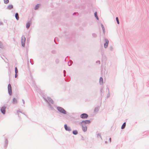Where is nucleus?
<instances>
[{
    "instance_id": "51",
    "label": "nucleus",
    "mask_w": 149,
    "mask_h": 149,
    "mask_svg": "<svg viewBox=\"0 0 149 149\" xmlns=\"http://www.w3.org/2000/svg\"><path fill=\"white\" fill-rule=\"evenodd\" d=\"M3 24V23L1 22H0V25Z\"/></svg>"
},
{
    "instance_id": "16",
    "label": "nucleus",
    "mask_w": 149,
    "mask_h": 149,
    "mask_svg": "<svg viewBox=\"0 0 149 149\" xmlns=\"http://www.w3.org/2000/svg\"><path fill=\"white\" fill-rule=\"evenodd\" d=\"M99 107H96L94 109V112H95L97 113L99 111Z\"/></svg>"
},
{
    "instance_id": "12",
    "label": "nucleus",
    "mask_w": 149,
    "mask_h": 149,
    "mask_svg": "<svg viewBox=\"0 0 149 149\" xmlns=\"http://www.w3.org/2000/svg\"><path fill=\"white\" fill-rule=\"evenodd\" d=\"M4 143H5V145H4V147L5 148L7 147L8 146V141L7 139H5Z\"/></svg>"
},
{
    "instance_id": "21",
    "label": "nucleus",
    "mask_w": 149,
    "mask_h": 149,
    "mask_svg": "<svg viewBox=\"0 0 149 149\" xmlns=\"http://www.w3.org/2000/svg\"><path fill=\"white\" fill-rule=\"evenodd\" d=\"M65 80L66 81H69L70 80V77H67L66 78H65Z\"/></svg>"
},
{
    "instance_id": "28",
    "label": "nucleus",
    "mask_w": 149,
    "mask_h": 149,
    "mask_svg": "<svg viewBox=\"0 0 149 149\" xmlns=\"http://www.w3.org/2000/svg\"><path fill=\"white\" fill-rule=\"evenodd\" d=\"M3 45L1 42L0 41V48H3Z\"/></svg>"
},
{
    "instance_id": "14",
    "label": "nucleus",
    "mask_w": 149,
    "mask_h": 149,
    "mask_svg": "<svg viewBox=\"0 0 149 149\" xmlns=\"http://www.w3.org/2000/svg\"><path fill=\"white\" fill-rule=\"evenodd\" d=\"M15 17L16 20H18L19 19V14L17 13H15Z\"/></svg>"
},
{
    "instance_id": "54",
    "label": "nucleus",
    "mask_w": 149,
    "mask_h": 149,
    "mask_svg": "<svg viewBox=\"0 0 149 149\" xmlns=\"http://www.w3.org/2000/svg\"><path fill=\"white\" fill-rule=\"evenodd\" d=\"M64 77H65V76H66V75H65V73L64 74Z\"/></svg>"
},
{
    "instance_id": "29",
    "label": "nucleus",
    "mask_w": 149,
    "mask_h": 149,
    "mask_svg": "<svg viewBox=\"0 0 149 149\" xmlns=\"http://www.w3.org/2000/svg\"><path fill=\"white\" fill-rule=\"evenodd\" d=\"M116 20L117 24H119V23H119V22L118 18V17H116Z\"/></svg>"
},
{
    "instance_id": "46",
    "label": "nucleus",
    "mask_w": 149,
    "mask_h": 149,
    "mask_svg": "<svg viewBox=\"0 0 149 149\" xmlns=\"http://www.w3.org/2000/svg\"><path fill=\"white\" fill-rule=\"evenodd\" d=\"M77 13H77V12H75V13H74L73 14V15H75L76 14H77Z\"/></svg>"
},
{
    "instance_id": "13",
    "label": "nucleus",
    "mask_w": 149,
    "mask_h": 149,
    "mask_svg": "<svg viewBox=\"0 0 149 149\" xmlns=\"http://www.w3.org/2000/svg\"><path fill=\"white\" fill-rule=\"evenodd\" d=\"M99 83L100 85H102L103 83V79L101 77L100 78Z\"/></svg>"
},
{
    "instance_id": "18",
    "label": "nucleus",
    "mask_w": 149,
    "mask_h": 149,
    "mask_svg": "<svg viewBox=\"0 0 149 149\" xmlns=\"http://www.w3.org/2000/svg\"><path fill=\"white\" fill-rule=\"evenodd\" d=\"M13 104H16L17 103V99L15 98H14L13 99Z\"/></svg>"
},
{
    "instance_id": "40",
    "label": "nucleus",
    "mask_w": 149,
    "mask_h": 149,
    "mask_svg": "<svg viewBox=\"0 0 149 149\" xmlns=\"http://www.w3.org/2000/svg\"><path fill=\"white\" fill-rule=\"evenodd\" d=\"M109 49L110 50L112 51L113 49V48L111 46L109 47Z\"/></svg>"
},
{
    "instance_id": "4",
    "label": "nucleus",
    "mask_w": 149,
    "mask_h": 149,
    "mask_svg": "<svg viewBox=\"0 0 149 149\" xmlns=\"http://www.w3.org/2000/svg\"><path fill=\"white\" fill-rule=\"evenodd\" d=\"M26 40V38L25 36H22L21 38V44L23 47H24L25 46Z\"/></svg>"
},
{
    "instance_id": "6",
    "label": "nucleus",
    "mask_w": 149,
    "mask_h": 149,
    "mask_svg": "<svg viewBox=\"0 0 149 149\" xmlns=\"http://www.w3.org/2000/svg\"><path fill=\"white\" fill-rule=\"evenodd\" d=\"M6 107L5 106H3L1 107L0 109V111L3 114H5L6 113Z\"/></svg>"
},
{
    "instance_id": "45",
    "label": "nucleus",
    "mask_w": 149,
    "mask_h": 149,
    "mask_svg": "<svg viewBox=\"0 0 149 149\" xmlns=\"http://www.w3.org/2000/svg\"><path fill=\"white\" fill-rule=\"evenodd\" d=\"M31 59H30V63H31V64L32 65H33V62H31Z\"/></svg>"
},
{
    "instance_id": "31",
    "label": "nucleus",
    "mask_w": 149,
    "mask_h": 149,
    "mask_svg": "<svg viewBox=\"0 0 149 149\" xmlns=\"http://www.w3.org/2000/svg\"><path fill=\"white\" fill-rule=\"evenodd\" d=\"M55 62L56 64H58L59 63V60L58 58L56 59L55 60Z\"/></svg>"
},
{
    "instance_id": "48",
    "label": "nucleus",
    "mask_w": 149,
    "mask_h": 149,
    "mask_svg": "<svg viewBox=\"0 0 149 149\" xmlns=\"http://www.w3.org/2000/svg\"><path fill=\"white\" fill-rule=\"evenodd\" d=\"M109 140L110 142H111V138H110L109 139Z\"/></svg>"
},
{
    "instance_id": "5",
    "label": "nucleus",
    "mask_w": 149,
    "mask_h": 149,
    "mask_svg": "<svg viewBox=\"0 0 149 149\" xmlns=\"http://www.w3.org/2000/svg\"><path fill=\"white\" fill-rule=\"evenodd\" d=\"M88 117V115L87 113H83L80 115V117L82 119H86Z\"/></svg>"
},
{
    "instance_id": "49",
    "label": "nucleus",
    "mask_w": 149,
    "mask_h": 149,
    "mask_svg": "<svg viewBox=\"0 0 149 149\" xmlns=\"http://www.w3.org/2000/svg\"><path fill=\"white\" fill-rule=\"evenodd\" d=\"M107 90H108V91H109V89L108 87H107Z\"/></svg>"
},
{
    "instance_id": "32",
    "label": "nucleus",
    "mask_w": 149,
    "mask_h": 149,
    "mask_svg": "<svg viewBox=\"0 0 149 149\" xmlns=\"http://www.w3.org/2000/svg\"><path fill=\"white\" fill-rule=\"evenodd\" d=\"M15 73H18V70L17 67H15Z\"/></svg>"
},
{
    "instance_id": "20",
    "label": "nucleus",
    "mask_w": 149,
    "mask_h": 149,
    "mask_svg": "<svg viewBox=\"0 0 149 149\" xmlns=\"http://www.w3.org/2000/svg\"><path fill=\"white\" fill-rule=\"evenodd\" d=\"M49 106V107L52 110H55V109L52 106V105L50 104V102H49L48 103Z\"/></svg>"
},
{
    "instance_id": "34",
    "label": "nucleus",
    "mask_w": 149,
    "mask_h": 149,
    "mask_svg": "<svg viewBox=\"0 0 149 149\" xmlns=\"http://www.w3.org/2000/svg\"><path fill=\"white\" fill-rule=\"evenodd\" d=\"M19 112L21 113L22 114H25L23 112H21L20 111V110H18L17 111V114H18L19 117Z\"/></svg>"
},
{
    "instance_id": "50",
    "label": "nucleus",
    "mask_w": 149,
    "mask_h": 149,
    "mask_svg": "<svg viewBox=\"0 0 149 149\" xmlns=\"http://www.w3.org/2000/svg\"><path fill=\"white\" fill-rule=\"evenodd\" d=\"M68 56H67V57H66V58H65V61H66V60H67V58H68Z\"/></svg>"
},
{
    "instance_id": "19",
    "label": "nucleus",
    "mask_w": 149,
    "mask_h": 149,
    "mask_svg": "<svg viewBox=\"0 0 149 149\" xmlns=\"http://www.w3.org/2000/svg\"><path fill=\"white\" fill-rule=\"evenodd\" d=\"M73 63V62L71 60H70L68 62V65L69 66H71Z\"/></svg>"
},
{
    "instance_id": "2",
    "label": "nucleus",
    "mask_w": 149,
    "mask_h": 149,
    "mask_svg": "<svg viewBox=\"0 0 149 149\" xmlns=\"http://www.w3.org/2000/svg\"><path fill=\"white\" fill-rule=\"evenodd\" d=\"M91 121L89 120H86L82 121L80 123L81 125H85L87 124H89L91 123Z\"/></svg>"
},
{
    "instance_id": "26",
    "label": "nucleus",
    "mask_w": 149,
    "mask_h": 149,
    "mask_svg": "<svg viewBox=\"0 0 149 149\" xmlns=\"http://www.w3.org/2000/svg\"><path fill=\"white\" fill-rule=\"evenodd\" d=\"M43 99L47 103H48L49 102L48 101V100H47L46 98L45 97H43Z\"/></svg>"
},
{
    "instance_id": "41",
    "label": "nucleus",
    "mask_w": 149,
    "mask_h": 149,
    "mask_svg": "<svg viewBox=\"0 0 149 149\" xmlns=\"http://www.w3.org/2000/svg\"><path fill=\"white\" fill-rule=\"evenodd\" d=\"M96 63H98L99 64H100V61H96Z\"/></svg>"
},
{
    "instance_id": "33",
    "label": "nucleus",
    "mask_w": 149,
    "mask_h": 149,
    "mask_svg": "<svg viewBox=\"0 0 149 149\" xmlns=\"http://www.w3.org/2000/svg\"><path fill=\"white\" fill-rule=\"evenodd\" d=\"M92 35L93 38H96L97 36V35L95 33H93L92 34Z\"/></svg>"
},
{
    "instance_id": "17",
    "label": "nucleus",
    "mask_w": 149,
    "mask_h": 149,
    "mask_svg": "<svg viewBox=\"0 0 149 149\" xmlns=\"http://www.w3.org/2000/svg\"><path fill=\"white\" fill-rule=\"evenodd\" d=\"M72 134L74 135H76L78 134V132L76 130H73L72 132Z\"/></svg>"
},
{
    "instance_id": "10",
    "label": "nucleus",
    "mask_w": 149,
    "mask_h": 149,
    "mask_svg": "<svg viewBox=\"0 0 149 149\" xmlns=\"http://www.w3.org/2000/svg\"><path fill=\"white\" fill-rule=\"evenodd\" d=\"M82 130L83 132H86L87 130V127L86 126H84V125H81Z\"/></svg>"
},
{
    "instance_id": "38",
    "label": "nucleus",
    "mask_w": 149,
    "mask_h": 149,
    "mask_svg": "<svg viewBox=\"0 0 149 149\" xmlns=\"http://www.w3.org/2000/svg\"><path fill=\"white\" fill-rule=\"evenodd\" d=\"M26 42H27V43H29V38H27L26 40Z\"/></svg>"
},
{
    "instance_id": "24",
    "label": "nucleus",
    "mask_w": 149,
    "mask_h": 149,
    "mask_svg": "<svg viewBox=\"0 0 149 149\" xmlns=\"http://www.w3.org/2000/svg\"><path fill=\"white\" fill-rule=\"evenodd\" d=\"M39 6H40V5L39 4H37V5H36L35 6V7L34 8V10H38L39 8Z\"/></svg>"
},
{
    "instance_id": "43",
    "label": "nucleus",
    "mask_w": 149,
    "mask_h": 149,
    "mask_svg": "<svg viewBox=\"0 0 149 149\" xmlns=\"http://www.w3.org/2000/svg\"><path fill=\"white\" fill-rule=\"evenodd\" d=\"M26 53L27 54L28 53V48H26Z\"/></svg>"
},
{
    "instance_id": "1",
    "label": "nucleus",
    "mask_w": 149,
    "mask_h": 149,
    "mask_svg": "<svg viewBox=\"0 0 149 149\" xmlns=\"http://www.w3.org/2000/svg\"><path fill=\"white\" fill-rule=\"evenodd\" d=\"M56 108L60 113L61 115H68L69 114V113L68 112L63 108L61 107L57 106L56 107Z\"/></svg>"
},
{
    "instance_id": "55",
    "label": "nucleus",
    "mask_w": 149,
    "mask_h": 149,
    "mask_svg": "<svg viewBox=\"0 0 149 149\" xmlns=\"http://www.w3.org/2000/svg\"><path fill=\"white\" fill-rule=\"evenodd\" d=\"M103 54H104V53L103 54H102V55L103 56Z\"/></svg>"
},
{
    "instance_id": "47",
    "label": "nucleus",
    "mask_w": 149,
    "mask_h": 149,
    "mask_svg": "<svg viewBox=\"0 0 149 149\" xmlns=\"http://www.w3.org/2000/svg\"><path fill=\"white\" fill-rule=\"evenodd\" d=\"M22 101L23 103L24 104V103H25V101H24V100H23V99H22Z\"/></svg>"
},
{
    "instance_id": "39",
    "label": "nucleus",
    "mask_w": 149,
    "mask_h": 149,
    "mask_svg": "<svg viewBox=\"0 0 149 149\" xmlns=\"http://www.w3.org/2000/svg\"><path fill=\"white\" fill-rule=\"evenodd\" d=\"M101 26L102 28V29H104V25L102 24H101Z\"/></svg>"
},
{
    "instance_id": "8",
    "label": "nucleus",
    "mask_w": 149,
    "mask_h": 149,
    "mask_svg": "<svg viewBox=\"0 0 149 149\" xmlns=\"http://www.w3.org/2000/svg\"><path fill=\"white\" fill-rule=\"evenodd\" d=\"M65 129L66 131L70 132L71 131V128L69 126H68L66 124H65L64 125Z\"/></svg>"
},
{
    "instance_id": "25",
    "label": "nucleus",
    "mask_w": 149,
    "mask_h": 149,
    "mask_svg": "<svg viewBox=\"0 0 149 149\" xmlns=\"http://www.w3.org/2000/svg\"><path fill=\"white\" fill-rule=\"evenodd\" d=\"M4 3L5 4H7L9 3V0H3Z\"/></svg>"
},
{
    "instance_id": "35",
    "label": "nucleus",
    "mask_w": 149,
    "mask_h": 149,
    "mask_svg": "<svg viewBox=\"0 0 149 149\" xmlns=\"http://www.w3.org/2000/svg\"><path fill=\"white\" fill-rule=\"evenodd\" d=\"M98 136H99V137H100V138H101V139L102 140V137H101V136L100 133H98V134H97V138H98Z\"/></svg>"
},
{
    "instance_id": "44",
    "label": "nucleus",
    "mask_w": 149,
    "mask_h": 149,
    "mask_svg": "<svg viewBox=\"0 0 149 149\" xmlns=\"http://www.w3.org/2000/svg\"><path fill=\"white\" fill-rule=\"evenodd\" d=\"M102 30H103V33L104 34H105V29H102Z\"/></svg>"
},
{
    "instance_id": "36",
    "label": "nucleus",
    "mask_w": 149,
    "mask_h": 149,
    "mask_svg": "<svg viewBox=\"0 0 149 149\" xmlns=\"http://www.w3.org/2000/svg\"><path fill=\"white\" fill-rule=\"evenodd\" d=\"M56 53V51H55V50H52V54H55Z\"/></svg>"
},
{
    "instance_id": "15",
    "label": "nucleus",
    "mask_w": 149,
    "mask_h": 149,
    "mask_svg": "<svg viewBox=\"0 0 149 149\" xmlns=\"http://www.w3.org/2000/svg\"><path fill=\"white\" fill-rule=\"evenodd\" d=\"M30 24H31V22H27L26 23V28L27 29H28L29 28L30 26Z\"/></svg>"
},
{
    "instance_id": "22",
    "label": "nucleus",
    "mask_w": 149,
    "mask_h": 149,
    "mask_svg": "<svg viewBox=\"0 0 149 149\" xmlns=\"http://www.w3.org/2000/svg\"><path fill=\"white\" fill-rule=\"evenodd\" d=\"M126 125V122H124L123 123L121 127V129H124Z\"/></svg>"
},
{
    "instance_id": "7",
    "label": "nucleus",
    "mask_w": 149,
    "mask_h": 149,
    "mask_svg": "<svg viewBox=\"0 0 149 149\" xmlns=\"http://www.w3.org/2000/svg\"><path fill=\"white\" fill-rule=\"evenodd\" d=\"M105 42L104 43V46L105 48H106L107 47L109 43V40L106 39H105Z\"/></svg>"
},
{
    "instance_id": "37",
    "label": "nucleus",
    "mask_w": 149,
    "mask_h": 149,
    "mask_svg": "<svg viewBox=\"0 0 149 149\" xmlns=\"http://www.w3.org/2000/svg\"><path fill=\"white\" fill-rule=\"evenodd\" d=\"M110 96L109 91L108 93L107 94V98H108Z\"/></svg>"
},
{
    "instance_id": "3",
    "label": "nucleus",
    "mask_w": 149,
    "mask_h": 149,
    "mask_svg": "<svg viewBox=\"0 0 149 149\" xmlns=\"http://www.w3.org/2000/svg\"><path fill=\"white\" fill-rule=\"evenodd\" d=\"M8 92L9 95L11 96L12 95V87L10 84H9L8 87Z\"/></svg>"
},
{
    "instance_id": "53",
    "label": "nucleus",
    "mask_w": 149,
    "mask_h": 149,
    "mask_svg": "<svg viewBox=\"0 0 149 149\" xmlns=\"http://www.w3.org/2000/svg\"><path fill=\"white\" fill-rule=\"evenodd\" d=\"M105 143H108V142L107 141H105Z\"/></svg>"
},
{
    "instance_id": "9",
    "label": "nucleus",
    "mask_w": 149,
    "mask_h": 149,
    "mask_svg": "<svg viewBox=\"0 0 149 149\" xmlns=\"http://www.w3.org/2000/svg\"><path fill=\"white\" fill-rule=\"evenodd\" d=\"M47 98L48 99V100L49 102H50L52 104L54 103V102L53 100L51 97H47Z\"/></svg>"
},
{
    "instance_id": "42",
    "label": "nucleus",
    "mask_w": 149,
    "mask_h": 149,
    "mask_svg": "<svg viewBox=\"0 0 149 149\" xmlns=\"http://www.w3.org/2000/svg\"><path fill=\"white\" fill-rule=\"evenodd\" d=\"M15 78H17L18 76L17 73H15Z\"/></svg>"
},
{
    "instance_id": "52",
    "label": "nucleus",
    "mask_w": 149,
    "mask_h": 149,
    "mask_svg": "<svg viewBox=\"0 0 149 149\" xmlns=\"http://www.w3.org/2000/svg\"><path fill=\"white\" fill-rule=\"evenodd\" d=\"M63 73H64H64H65V72H66V71H65V70H63Z\"/></svg>"
},
{
    "instance_id": "23",
    "label": "nucleus",
    "mask_w": 149,
    "mask_h": 149,
    "mask_svg": "<svg viewBox=\"0 0 149 149\" xmlns=\"http://www.w3.org/2000/svg\"><path fill=\"white\" fill-rule=\"evenodd\" d=\"M94 15L97 19L98 20L99 19V18L98 17V16L97 15V12L96 11H95L94 13Z\"/></svg>"
},
{
    "instance_id": "27",
    "label": "nucleus",
    "mask_w": 149,
    "mask_h": 149,
    "mask_svg": "<svg viewBox=\"0 0 149 149\" xmlns=\"http://www.w3.org/2000/svg\"><path fill=\"white\" fill-rule=\"evenodd\" d=\"M103 88L102 87L100 89V92L101 93V100H102V98L103 97V96L102 95V91L103 90Z\"/></svg>"
},
{
    "instance_id": "30",
    "label": "nucleus",
    "mask_w": 149,
    "mask_h": 149,
    "mask_svg": "<svg viewBox=\"0 0 149 149\" xmlns=\"http://www.w3.org/2000/svg\"><path fill=\"white\" fill-rule=\"evenodd\" d=\"M56 40H57V41H58L59 40V39H58V38L57 37L55 38H54V41L55 43L56 44H58L56 42Z\"/></svg>"
},
{
    "instance_id": "11",
    "label": "nucleus",
    "mask_w": 149,
    "mask_h": 149,
    "mask_svg": "<svg viewBox=\"0 0 149 149\" xmlns=\"http://www.w3.org/2000/svg\"><path fill=\"white\" fill-rule=\"evenodd\" d=\"M13 6L12 4L9 5L7 7L6 9L10 10L13 9Z\"/></svg>"
}]
</instances>
